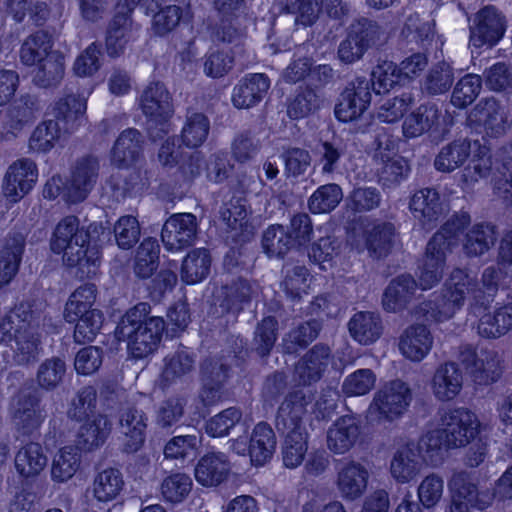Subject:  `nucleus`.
Returning a JSON list of instances; mask_svg holds the SVG:
<instances>
[{"label": "nucleus", "instance_id": "052dcab7", "mask_svg": "<svg viewBox=\"0 0 512 512\" xmlns=\"http://www.w3.org/2000/svg\"><path fill=\"white\" fill-rule=\"evenodd\" d=\"M114 236L119 248H132L140 237V225L137 218L131 215L120 217L114 225Z\"/></svg>", "mask_w": 512, "mask_h": 512}, {"label": "nucleus", "instance_id": "2eb2a0df", "mask_svg": "<svg viewBox=\"0 0 512 512\" xmlns=\"http://www.w3.org/2000/svg\"><path fill=\"white\" fill-rule=\"evenodd\" d=\"M393 235L394 228L389 223L369 224L363 234L349 235L348 244L357 253L367 250L370 256L381 257L388 251Z\"/></svg>", "mask_w": 512, "mask_h": 512}, {"label": "nucleus", "instance_id": "c85d7f7f", "mask_svg": "<svg viewBox=\"0 0 512 512\" xmlns=\"http://www.w3.org/2000/svg\"><path fill=\"white\" fill-rule=\"evenodd\" d=\"M204 170L210 181L221 182L228 176L226 157L223 154H217L212 156L209 163H207L200 153H194L182 167V173L186 180L201 175Z\"/></svg>", "mask_w": 512, "mask_h": 512}, {"label": "nucleus", "instance_id": "69168bd1", "mask_svg": "<svg viewBox=\"0 0 512 512\" xmlns=\"http://www.w3.org/2000/svg\"><path fill=\"white\" fill-rule=\"evenodd\" d=\"M192 481L186 474L177 473L167 477L162 483L163 497L172 503L181 502L190 492Z\"/></svg>", "mask_w": 512, "mask_h": 512}, {"label": "nucleus", "instance_id": "f257e3e1", "mask_svg": "<svg viewBox=\"0 0 512 512\" xmlns=\"http://www.w3.org/2000/svg\"><path fill=\"white\" fill-rule=\"evenodd\" d=\"M88 234L80 228L75 216L61 219L53 231L50 247L54 253H63L67 265L78 268L80 278H91L100 266V251L95 246H87Z\"/></svg>", "mask_w": 512, "mask_h": 512}, {"label": "nucleus", "instance_id": "9b49d317", "mask_svg": "<svg viewBox=\"0 0 512 512\" xmlns=\"http://www.w3.org/2000/svg\"><path fill=\"white\" fill-rule=\"evenodd\" d=\"M229 449L237 455H249L250 463L263 467L271 461L276 450V435L266 423H258L252 430L250 439L240 436L229 440Z\"/></svg>", "mask_w": 512, "mask_h": 512}, {"label": "nucleus", "instance_id": "20e7f679", "mask_svg": "<svg viewBox=\"0 0 512 512\" xmlns=\"http://www.w3.org/2000/svg\"><path fill=\"white\" fill-rule=\"evenodd\" d=\"M149 311L150 307L146 303L135 305L122 317L115 331L118 340L127 342L129 354L135 359L152 355L164 330L162 318L151 317L145 320Z\"/></svg>", "mask_w": 512, "mask_h": 512}, {"label": "nucleus", "instance_id": "393cba45", "mask_svg": "<svg viewBox=\"0 0 512 512\" xmlns=\"http://www.w3.org/2000/svg\"><path fill=\"white\" fill-rule=\"evenodd\" d=\"M329 364V349L325 346H315L297 364L294 380L299 385H310L320 379Z\"/></svg>", "mask_w": 512, "mask_h": 512}, {"label": "nucleus", "instance_id": "473e14b6", "mask_svg": "<svg viewBox=\"0 0 512 512\" xmlns=\"http://www.w3.org/2000/svg\"><path fill=\"white\" fill-rule=\"evenodd\" d=\"M350 336L360 345L375 343L382 334L381 320L372 312H358L348 323Z\"/></svg>", "mask_w": 512, "mask_h": 512}, {"label": "nucleus", "instance_id": "09e8293b", "mask_svg": "<svg viewBox=\"0 0 512 512\" xmlns=\"http://www.w3.org/2000/svg\"><path fill=\"white\" fill-rule=\"evenodd\" d=\"M34 75V82L41 87H48L58 83L64 74V57L59 52L50 53L38 64Z\"/></svg>", "mask_w": 512, "mask_h": 512}, {"label": "nucleus", "instance_id": "ea45409f", "mask_svg": "<svg viewBox=\"0 0 512 512\" xmlns=\"http://www.w3.org/2000/svg\"><path fill=\"white\" fill-rule=\"evenodd\" d=\"M211 257L204 248L190 251L184 258L181 266V279L189 285L203 281L209 274Z\"/></svg>", "mask_w": 512, "mask_h": 512}, {"label": "nucleus", "instance_id": "e2e57ef3", "mask_svg": "<svg viewBox=\"0 0 512 512\" xmlns=\"http://www.w3.org/2000/svg\"><path fill=\"white\" fill-rule=\"evenodd\" d=\"M480 91V76L468 74L464 76L454 88L452 104L462 108L473 103Z\"/></svg>", "mask_w": 512, "mask_h": 512}, {"label": "nucleus", "instance_id": "bb28decb", "mask_svg": "<svg viewBox=\"0 0 512 512\" xmlns=\"http://www.w3.org/2000/svg\"><path fill=\"white\" fill-rule=\"evenodd\" d=\"M360 437V427L355 418L344 416L335 421L327 431L328 448L336 454L349 451Z\"/></svg>", "mask_w": 512, "mask_h": 512}, {"label": "nucleus", "instance_id": "6e6d98bb", "mask_svg": "<svg viewBox=\"0 0 512 512\" xmlns=\"http://www.w3.org/2000/svg\"><path fill=\"white\" fill-rule=\"evenodd\" d=\"M209 120L201 113L189 115L182 129V140L187 147H197L204 143L209 133Z\"/></svg>", "mask_w": 512, "mask_h": 512}, {"label": "nucleus", "instance_id": "cd10ccee", "mask_svg": "<svg viewBox=\"0 0 512 512\" xmlns=\"http://www.w3.org/2000/svg\"><path fill=\"white\" fill-rule=\"evenodd\" d=\"M124 485L123 475L118 469L105 468L95 475L89 492L96 502L106 504L120 497Z\"/></svg>", "mask_w": 512, "mask_h": 512}, {"label": "nucleus", "instance_id": "b1692460", "mask_svg": "<svg viewBox=\"0 0 512 512\" xmlns=\"http://www.w3.org/2000/svg\"><path fill=\"white\" fill-rule=\"evenodd\" d=\"M230 472V463L222 452L204 455L195 467L196 481L205 487H215L225 481Z\"/></svg>", "mask_w": 512, "mask_h": 512}, {"label": "nucleus", "instance_id": "338daca9", "mask_svg": "<svg viewBox=\"0 0 512 512\" xmlns=\"http://www.w3.org/2000/svg\"><path fill=\"white\" fill-rule=\"evenodd\" d=\"M200 447V439L196 435L176 436L164 448L167 458L178 459L194 457Z\"/></svg>", "mask_w": 512, "mask_h": 512}, {"label": "nucleus", "instance_id": "dca6fc26", "mask_svg": "<svg viewBox=\"0 0 512 512\" xmlns=\"http://www.w3.org/2000/svg\"><path fill=\"white\" fill-rule=\"evenodd\" d=\"M371 93L366 81H358L348 86L341 94L335 106V116L342 122L357 120L368 109Z\"/></svg>", "mask_w": 512, "mask_h": 512}, {"label": "nucleus", "instance_id": "ddd939ff", "mask_svg": "<svg viewBox=\"0 0 512 512\" xmlns=\"http://www.w3.org/2000/svg\"><path fill=\"white\" fill-rule=\"evenodd\" d=\"M198 223L192 213H176L165 222L161 238L164 247L170 252H179L192 245L196 239Z\"/></svg>", "mask_w": 512, "mask_h": 512}, {"label": "nucleus", "instance_id": "5701e85b", "mask_svg": "<svg viewBox=\"0 0 512 512\" xmlns=\"http://www.w3.org/2000/svg\"><path fill=\"white\" fill-rule=\"evenodd\" d=\"M269 87L270 81L265 74H249L234 87L232 103L238 109H248L262 100Z\"/></svg>", "mask_w": 512, "mask_h": 512}, {"label": "nucleus", "instance_id": "0eeeda50", "mask_svg": "<svg viewBox=\"0 0 512 512\" xmlns=\"http://www.w3.org/2000/svg\"><path fill=\"white\" fill-rule=\"evenodd\" d=\"M469 223V217L462 214L455 220L447 222L429 241L423 265L418 278L419 287L427 290L435 286L441 279L446 255L456 244L459 233Z\"/></svg>", "mask_w": 512, "mask_h": 512}, {"label": "nucleus", "instance_id": "a19ab883", "mask_svg": "<svg viewBox=\"0 0 512 512\" xmlns=\"http://www.w3.org/2000/svg\"><path fill=\"white\" fill-rule=\"evenodd\" d=\"M417 284L408 275H402L394 279L383 296V306L387 311L395 312L402 307L411 299Z\"/></svg>", "mask_w": 512, "mask_h": 512}, {"label": "nucleus", "instance_id": "72a5a7b5", "mask_svg": "<svg viewBox=\"0 0 512 512\" xmlns=\"http://www.w3.org/2000/svg\"><path fill=\"white\" fill-rule=\"evenodd\" d=\"M421 456L414 449L413 445L398 450L390 465L392 477L400 483H408L420 472L422 463Z\"/></svg>", "mask_w": 512, "mask_h": 512}, {"label": "nucleus", "instance_id": "39448f33", "mask_svg": "<svg viewBox=\"0 0 512 512\" xmlns=\"http://www.w3.org/2000/svg\"><path fill=\"white\" fill-rule=\"evenodd\" d=\"M307 405L302 391H295L285 398L278 410L277 426L287 433L282 446V460L289 469L300 466L307 453V433L301 423Z\"/></svg>", "mask_w": 512, "mask_h": 512}, {"label": "nucleus", "instance_id": "0e129e2a", "mask_svg": "<svg viewBox=\"0 0 512 512\" xmlns=\"http://www.w3.org/2000/svg\"><path fill=\"white\" fill-rule=\"evenodd\" d=\"M241 416L237 408H228L207 422L206 432L212 437H224L240 421Z\"/></svg>", "mask_w": 512, "mask_h": 512}, {"label": "nucleus", "instance_id": "f704fd0d", "mask_svg": "<svg viewBox=\"0 0 512 512\" xmlns=\"http://www.w3.org/2000/svg\"><path fill=\"white\" fill-rule=\"evenodd\" d=\"M47 456L38 443H30L22 447L15 456V469L23 478L39 475L47 465Z\"/></svg>", "mask_w": 512, "mask_h": 512}, {"label": "nucleus", "instance_id": "8fccbe9b", "mask_svg": "<svg viewBox=\"0 0 512 512\" xmlns=\"http://www.w3.org/2000/svg\"><path fill=\"white\" fill-rule=\"evenodd\" d=\"M342 198L343 193L338 185H322L310 196L309 209L314 214L328 213L338 206Z\"/></svg>", "mask_w": 512, "mask_h": 512}, {"label": "nucleus", "instance_id": "a18cd8bd", "mask_svg": "<svg viewBox=\"0 0 512 512\" xmlns=\"http://www.w3.org/2000/svg\"><path fill=\"white\" fill-rule=\"evenodd\" d=\"M482 337L498 338L512 328V303L482 314Z\"/></svg>", "mask_w": 512, "mask_h": 512}, {"label": "nucleus", "instance_id": "2f4dec72", "mask_svg": "<svg viewBox=\"0 0 512 512\" xmlns=\"http://www.w3.org/2000/svg\"><path fill=\"white\" fill-rule=\"evenodd\" d=\"M25 237L14 233L6 239L0 251V286L8 284L16 275L24 251Z\"/></svg>", "mask_w": 512, "mask_h": 512}, {"label": "nucleus", "instance_id": "603ef678", "mask_svg": "<svg viewBox=\"0 0 512 512\" xmlns=\"http://www.w3.org/2000/svg\"><path fill=\"white\" fill-rule=\"evenodd\" d=\"M504 17L493 6L482 8V45H495L504 35Z\"/></svg>", "mask_w": 512, "mask_h": 512}, {"label": "nucleus", "instance_id": "f8f14e48", "mask_svg": "<svg viewBox=\"0 0 512 512\" xmlns=\"http://www.w3.org/2000/svg\"><path fill=\"white\" fill-rule=\"evenodd\" d=\"M38 180V168L30 159H18L7 169L2 195L10 203H17L29 194Z\"/></svg>", "mask_w": 512, "mask_h": 512}, {"label": "nucleus", "instance_id": "a211bd4d", "mask_svg": "<svg viewBox=\"0 0 512 512\" xmlns=\"http://www.w3.org/2000/svg\"><path fill=\"white\" fill-rule=\"evenodd\" d=\"M463 387V376L454 362L440 364L430 380V389L436 400L449 402L455 399Z\"/></svg>", "mask_w": 512, "mask_h": 512}, {"label": "nucleus", "instance_id": "423d86ee", "mask_svg": "<svg viewBox=\"0 0 512 512\" xmlns=\"http://www.w3.org/2000/svg\"><path fill=\"white\" fill-rule=\"evenodd\" d=\"M477 283L464 270H455L445 283L442 296L422 303L415 311L418 320L442 323L451 319L464 300L476 291Z\"/></svg>", "mask_w": 512, "mask_h": 512}, {"label": "nucleus", "instance_id": "de8ad7c7", "mask_svg": "<svg viewBox=\"0 0 512 512\" xmlns=\"http://www.w3.org/2000/svg\"><path fill=\"white\" fill-rule=\"evenodd\" d=\"M80 457L71 446L63 447L55 455L51 467V477L56 482H66L77 472Z\"/></svg>", "mask_w": 512, "mask_h": 512}, {"label": "nucleus", "instance_id": "6ab92c4d", "mask_svg": "<svg viewBox=\"0 0 512 512\" xmlns=\"http://www.w3.org/2000/svg\"><path fill=\"white\" fill-rule=\"evenodd\" d=\"M134 7L135 0H119L117 3L116 16L106 38L107 52L110 56H118L130 40L129 15Z\"/></svg>", "mask_w": 512, "mask_h": 512}, {"label": "nucleus", "instance_id": "79ce46f5", "mask_svg": "<svg viewBox=\"0 0 512 512\" xmlns=\"http://www.w3.org/2000/svg\"><path fill=\"white\" fill-rule=\"evenodd\" d=\"M438 110L432 105H422L409 114L403 122V135L416 138L429 131L438 120Z\"/></svg>", "mask_w": 512, "mask_h": 512}, {"label": "nucleus", "instance_id": "a878e982", "mask_svg": "<svg viewBox=\"0 0 512 512\" xmlns=\"http://www.w3.org/2000/svg\"><path fill=\"white\" fill-rule=\"evenodd\" d=\"M164 0H142L141 8L145 14L152 15V31L158 36L172 32L179 24L182 9L177 5L162 7Z\"/></svg>", "mask_w": 512, "mask_h": 512}, {"label": "nucleus", "instance_id": "aec40b11", "mask_svg": "<svg viewBox=\"0 0 512 512\" xmlns=\"http://www.w3.org/2000/svg\"><path fill=\"white\" fill-rule=\"evenodd\" d=\"M369 479L367 468L361 463L348 461L342 463L337 473V488L345 500H356L366 491Z\"/></svg>", "mask_w": 512, "mask_h": 512}, {"label": "nucleus", "instance_id": "1a4fd4ad", "mask_svg": "<svg viewBox=\"0 0 512 512\" xmlns=\"http://www.w3.org/2000/svg\"><path fill=\"white\" fill-rule=\"evenodd\" d=\"M412 401L409 385L402 380H393L384 384L370 403L366 420L372 425L391 423L406 412Z\"/></svg>", "mask_w": 512, "mask_h": 512}, {"label": "nucleus", "instance_id": "4468645a", "mask_svg": "<svg viewBox=\"0 0 512 512\" xmlns=\"http://www.w3.org/2000/svg\"><path fill=\"white\" fill-rule=\"evenodd\" d=\"M140 105L150 121L155 122L156 126L159 125V131L167 135L171 130L167 119L172 115L173 109L164 86L159 82L149 83L142 92Z\"/></svg>", "mask_w": 512, "mask_h": 512}, {"label": "nucleus", "instance_id": "f03ea898", "mask_svg": "<svg viewBox=\"0 0 512 512\" xmlns=\"http://www.w3.org/2000/svg\"><path fill=\"white\" fill-rule=\"evenodd\" d=\"M38 353L39 334L36 332L31 305L21 303L0 323V354L6 362L12 358L23 364L35 359Z\"/></svg>", "mask_w": 512, "mask_h": 512}, {"label": "nucleus", "instance_id": "7ed1b4c3", "mask_svg": "<svg viewBox=\"0 0 512 512\" xmlns=\"http://www.w3.org/2000/svg\"><path fill=\"white\" fill-rule=\"evenodd\" d=\"M441 429H431L420 439L418 448L423 461L432 460L443 448L460 447L470 443L479 433L477 415L463 408L447 411L441 419Z\"/></svg>", "mask_w": 512, "mask_h": 512}, {"label": "nucleus", "instance_id": "4d7b16f0", "mask_svg": "<svg viewBox=\"0 0 512 512\" xmlns=\"http://www.w3.org/2000/svg\"><path fill=\"white\" fill-rule=\"evenodd\" d=\"M159 245L156 239L147 238L139 246L136 254L135 273L142 278L149 277L157 267Z\"/></svg>", "mask_w": 512, "mask_h": 512}, {"label": "nucleus", "instance_id": "c03bdc74", "mask_svg": "<svg viewBox=\"0 0 512 512\" xmlns=\"http://www.w3.org/2000/svg\"><path fill=\"white\" fill-rule=\"evenodd\" d=\"M340 246L339 241L327 235L312 244L308 256L320 269L327 271L337 264V259L340 255Z\"/></svg>", "mask_w": 512, "mask_h": 512}, {"label": "nucleus", "instance_id": "774afa93", "mask_svg": "<svg viewBox=\"0 0 512 512\" xmlns=\"http://www.w3.org/2000/svg\"><path fill=\"white\" fill-rule=\"evenodd\" d=\"M285 173L288 177L303 176L311 166V156L307 150L290 148L284 155Z\"/></svg>", "mask_w": 512, "mask_h": 512}, {"label": "nucleus", "instance_id": "37998d69", "mask_svg": "<svg viewBox=\"0 0 512 512\" xmlns=\"http://www.w3.org/2000/svg\"><path fill=\"white\" fill-rule=\"evenodd\" d=\"M51 36L39 31L29 36L22 44L20 50L21 61L25 65H38L53 51Z\"/></svg>", "mask_w": 512, "mask_h": 512}, {"label": "nucleus", "instance_id": "c9c22d12", "mask_svg": "<svg viewBox=\"0 0 512 512\" xmlns=\"http://www.w3.org/2000/svg\"><path fill=\"white\" fill-rule=\"evenodd\" d=\"M139 152V132L127 129L120 134L112 148L111 162L117 168H128L137 160Z\"/></svg>", "mask_w": 512, "mask_h": 512}, {"label": "nucleus", "instance_id": "7c9ffc66", "mask_svg": "<svg viewBox=\"0 0 512 512\" xmlns=\"http://www.w3.org/2000/svg\"><path fill=\"white\" fill-rule=\"evenodd\" d=\"M112 422L105 415H99L92 421L84 423L78 434L76 443L80 450L85 452L100 448L111 433Z\"/></svg>", "mask_w": 512, "mask_h": 512}, {"label": "nucleus", "instance_id": "5fc2aeb1", "mask_svg": "<svg viewBox=\"0 0 512 512\" xmlns=\"http://www.w3.org/2000/svg\"><path fill=\"white\" fill-rule=\"evenodd\" d=\"M376 380V374L371 369H358L344 379L342 392L348 397L366 395L374 388Z\"/></svg>", "mask_w": 512, "mask_h": 512}, {"label": "nucleus", "instance_id": "412c9836", "mask_svg": "<svg viewBox=\"0 0 512 512\" xmlns=\"http://www.w3.org/2000/svg\"><path fill=\"white\" fill-rule=\"evenodd\" d=\"M40 112L37 102L27 100L12 107L0 127V140L10 141L21 135L32 124Z\"/></svg>", "mask_w": 512, "mask_h": 512}, {"label": "nucleus", "instance_id": "4be33fe9", "mask_svg": "<svg viewBox=\"0 0 512 512\" xmlns=\"http://www.w3.org/2000/svg\"><path fill=\"white\" fill-rule=\"evenodd\" d=\"M433 336L425 325L415 324L407 327L399 340V350L408 360L420 362L430 353Z\"/></svg>", "mask_w": 512, "mask_h": 512}, {"label": "nucleus", "instance_id": "49530a36", "mask_svg": "<svg viewBox=\"0 0 512 512\" xmlns=\"http://www.w3.org/2000/svg\"><path fill=\"white\" fill-rule=\"evenodd\" d=\"M482 113L485 114L483 125L486 134L489 136L497 137L502 135L511 124L506 108L495 99L485 100Z\"/></svg>", "mask_w": 512, "mask_h": 512}, {"label": "nucleus", "instance_id": "e433bc0d", "mask_svg": "<svg viewBox=\"0 0 512 512\" xmlns=\"http://www.w3.org/2000/svg\"><path fill=\"white\" fill-rule=\"evenodd\" d=\"M452 504L450 512H474L479 509V491L476 484L463 476H456L450 484Z\"/></svg>", "mask_w": 512, "mask_h": 512}, {"label": "nucleus", "instance_id": "3c124183", "mask_svg": "<svg viewBox=\"0 0 512 512\" xmlns=\"http://www.w3.org/2000/svg\"><path fill=\"white\" fill-rule=\"evenodd\" d=\"M60 138L58 123L53 120L37 125L29 138V149L33 152L50 151Z\"/></svg>", "mask_w": 512, "mask_h": 512}, {"label": "nucleus", "instance_id": "13d9d810", "mask_svg": "<svg viewBox=\"0 0 512 512\" xmlns=\"http://www.w3.org/2000/svg\"><path fill=\"white\" fill-rule=\"evenodd\" d=\"M404 83L398 67L390 61H384L372 72V86L377 94L388 92L395 85Z\"/></svg>", "mask_w": 512, "mask_h": 512}, {"label": "nucleus", "instance_id": "58836bf2", "mask_svg": "<svg viewBox=\"0 0 512 512\" xmlns=\"http://www.w3.org/2000/svg\"><path fill=\"white\" fill-rule=\"evenodd\" d=\"M375 157L383 163L380 178L385 184L386 182H398L407 175V162L396 154V144L394 141H390L385 147L379 141Z\"/></svg>", "mask_w": 512, "mask_h": 512}, {"label": "nucleus", "instance_id": "bf43d9fd", "mask_svg": "<svg viewBox=\"0 0 512 512\" xmlns=\"http://www.w3.org/2000/svg\"><path fill=\"white\" fill-rule=\"evenodd\" d=\"M280 5L294 14L295 22L303 26L312 25L320 11L319 0H280Z\"/></svg>", "mask_w": 512, "mask_h": 512}, {"label": "nucleus", "instance_id": "4c0bfd02", "mask_svg": "<svg viewBox=\"0 0 512 512\" xmlns=\"http://www.w3.org/2000/svg\"><path fill=\"white\" fill-rule=\"evenodd\" d=\"M123 435V448L126 452L138 451L145 440L146 423L143 415L137 410L125 412L120 419Z\"/></svg>", "mask_w": 512, "mask_h": 512}, {"label": "nucleus", "instance_id": "c756f323", "mask_svg": "<svg viewBox=\"0 0 512 512\" xmlns=\"http://www.w3.org/2000/svg\"><path fill=\"white\" fill-rule=\"evenodd\" d=\"M409 207L413 217L423 228L433 226L442 211L439 194L434 189H422L416 192L411 198Z\"/></svg>", "mask_w": 512, "mask_h": 512}, {"label": "nucleus", "instance_id": "f3484780", "mask_svg": "<svg viewBox=\"0 0 512 512\" xmlns=\"http://www.w3.org/2000/svg\"><path fill=\"white\" fill-rule=\"evenodd\" d=\"M480 156V143L477 138L462 139L444 146L434 161L435 168L440 172H452L465 161L477 160Z\"/></svg>", "mask_w": 512, "mask_h": 512}, {"label": "nucleus", "instance_id": "6e6552de", "mask_svg": "<svg viewBox=\"0 0 512 512\" xmlns=\"http://www.w3.org/2000/svg\"><path fill=\"white\" fill-rule=\"evenodd\" d=\"M96 287L85 284L76 289L66 302L64 318L76 323L74 338L77 342L93 341L101 329L103 315L92 306L96 300Z\"/></svg>", "mask_w": 512, "mask_h": 512}, {"label": "nucleus", "instance_id": "9d476101", "mask_svg": "<svg viewBox=\"0 0 512 512\" xmlns=\"http://www.w3.org/2000/svg\"><path fill=\"white\" fill-rule=\"evenodd\" d=\"M98 171V163L94 158L81 161L67 184L60 176L49 179L43 189L46 199L54 200L61 196L65 201L77 203L83 201L91 191Z\"/></svg>", "mask_w": 512, "mask_h": 512}, {"label": "nucleus", "instance_id": "864d4df0", "mask_svg": "<svg viewBox=\"0 0 512 512\" xmlns=\"http://www.w3.org/2000/svg\"><path fill=\"white\" fill-rule=\"evenodd\" d=\"M413 99L410 94L404 93L401 96L382 100L377 106L375 117L383 123L398 122L408 108L411 106Z\"/></svg>", "mask_w": 512, "mask_h": 512}, {"label": "nucleus", "instance_id": "680f3d73", "mask_svg": "<svg viewBox=\"0 0 512 512\" xmlns=\"http://www.w3.org/2000/svg\"><path fill=\"white\" fill-rule=\"evenodd\" d=\"M290 238L280 225L268 227L262 238V247L269 257H278L283 255L291 246Z\"/></svg>", "mask_w": 512, "mask_h": 512}]
</instances>
